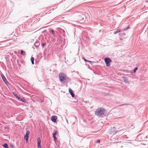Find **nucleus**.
<instances>
[{
    "mask_svg": "<svg viewBox=\"0 0 148 148\" xmlns=\"http://www.w3.org/2000/svg\"><path fill=\"white\" fill-rule=\"evenodd\" d=\"M59 78L60 82L63 84L66 82L67 78L64 73H60L59 75Z\"/></svg>",
    "mask_w": 148,
    "mask_h": 148,
    "instance_id": "1",
    "label": "nucleus"
},
{
    "mask_svg": "<svg viewBox=\"0 0 148 148\" xmlns=\"http://www.w3.org/2000/svg\"><path fill=\"white\" fill-rule=\"evenodd\" d=\"M105 110L102 108H97L95 112V114L98 116H101L104 114Z\"/></svg>",
    "mask_w": 148,
    "mask_h": 148,
    "instance_id": "2",
    "label": "nucleus"
},
{
    "mask_svg": "<svg viewBox=\"0 0 148 148\" xmlns=\"http://www.w3.org/2000/svg\"><path fill=\"white\" fill-rule=\"evenodd\" d=\"M104 61L106 63L107 66H109L110 65V63L111 62V60L109 58H105Z\"/></svg>",
    "mask_w": 148,
    "mask_h": 148,
    "instance_id": "3",
    "label": "nucleus"
},
{
    "mask_svg": "<svg viewBox=\"0 0 148 148\" xmlns=\"http://www.w3.org/2000/svg\"><path fill=\"white\" fill-rule=\"evenodd\" d=\"M110 132L111 134H116L117 132V131L116 128L115 127H113L110 130Z\"/></svg>",
    "mask_w": 148,
    "mask_h": 148,
    "instance_id": "4",
    "label": "nucleus"
},
{
    "mask_svg": "<svg viewBox=\"0 0 148 148\" xmlns=\"http://www.w3.org/2000/svg\"><path fill=\"white\" fill-rule=\"evenodd\" d=\"M57 116H53L51 117V120L53 122L55 123L56 121V120H57Z\"/></svg>",
    "mask_w": 148,
    "mask_h": 148,
    "instance_id": "5",
    "label": "nucleus"
},
{
    "mask_svg": "<svg viewBox=\"0 0 148 148\" xmlns=\"http://www.w3.org/2000/svg\"><path fill=\"white\" fill-rule=\"evenodd\" d=\"M1 76L2 77V78L3 79V81H4V82H5L6 84V83L7 82V80L5 77L2 74H1Z\"/></svg>",
    "mask_w": 148,
    "mask_h": 148,
    "instance_id": "6",
    "label": "nucleus"
},
{
    "mask_svg": "<svg viewBox=\"0 0 148 148\" xmlns=\"http://www.w3.org/2000/svg\"><path fill=\"white\" fill-rule=\"evenodd\" d=\"M69 92L71 94L72 97H74L75 95L74 93L73 92L72 90L70 88L69 89Z\"/></svg>",
    "mask_w": 148,
    "mask_h": 148,
    "instance_id": "7",
    "label": "nucleus"
},
{
    "mask_svg": "<svg viewBox=\"0 0 148 148\" xmlns=\"http://www.w3.org/2000/svg\"><path fill=\"white\" fill-rule=\"evenodd\" d=\"M123 78L124 80V82L125 83H128L129 81L128 78L125 77H123Z\"/></svg>",
    "mask_w": 148,
    "mask_h": 148,
    "instance_id": "8",
    "label": "nucleus"
},
{
    "mask_svg": "<svg viewBox=\"0 0 148 148\" xmlns=\"http://www.w3.org/2000/svg\"><path fill=\"white\" fill-rule=\"evenodd\" d=\"M18 100L23 102H25V100L24 99L20 98L19 97Z\"/></svg>",
    "mask_w": 148,
    "mask_h": 148,
    "instance_id": "9",
    "label": "nucleus"
},
{
    "mask_svg": "<svg viewBox=\"0 0 148 148\" xmlns=\"http://www.w3.org/2000/svg\"><path fill=\"white\" fill-rule=\"evenodd\" d=\"M41 140L39 138H38L37 139V144H40L41 143Z\"/></svg>",
    "mask_w": 148,
    "mask_h": 148,
    "instance_id": "10",
    "label": "nucleus"
},
{
    "mask_svg": "<svg viewBox=\"0 0 148 148\" xmlns=\"http://www.w3.org/2000/svg\"><path fill=\"white\" fill-rule=\"evenodd\" d=\"M31 60L32 62V64H34V58L32 57L31 58Z\"/></svg>",
    "mask_w": 148,
    "mask_h": 148,
    "instance_id": "11",
    "label": "nucleus"
},
{
    "mask_svg": "<svg viewBox=\"0 0 148 148\" xmlns=\"http://www.w3.org/2000/svg\"><path fill=\"white\" fill-rule=\"evenodd\" d=\"M3 147L5 148H8V146L6 143H5L3 144Z\"/></svg>",
    "mask_w": 148,
    "mask_h": 148,
    "instance_id": "12",
    "label": "nucleus"
},
{
    "mask_svg": "<svg viewBox=\"0 0 148 148\" xmlns=\"http://www.w3.org/2000/svg\"><path fill=\"white\" fill-rule=\"evenodd\" d=\"M53 137L54 138V140L55 141H56V135L54 134H53Z\"/></svg>",
    "mask_w": 148,
    "mask_h": 148,
    "instance_id": "13",
    "label": "nucleus"
},
{
    "mask_svg": "<svg viewBox=\"0 0 148 148\" xmlns=\"http://www.w3.org/2000/svg\"><path fill=\"white\" fill-rule=\"evenodd\" d=\"M29 134V130H27L26 132V135H25L28 136V135Z\"/></svg>",
    "mask_w": 148,
    "mask_h": 148,
    "instance_id": "14",
    "label": "nucleus"
},
{
    "mask_svg": "<svg viewBox=\"0 0 148 148\" xmlns=\"http://www.w3.org/2000/svg\"><path fill=\"white\" fill-rule=\"evenodd\" d=\"M24 138L25 140H28V136L25 135L24 136Z\"/></svg>",
    "mask_w": 148,
    "mask_h": 148,
    "instance_id": "15",
    "label": "nucleus"
},
{
    "mask_svg": "<svg viewBox=\"0 0 148 148\" xmlns=\"http://www.w3.org/2000/svg\"><path fill=\"white\" fill-rule=\"evenodd\" d=\"M21 55H24L25 52L23 50H21Z\"/></svg>",
    "mask_w": 148,
    "mask_h": 148,
    "instance_id": "16",
    "label": "nucleus"
},
{
    "mask_svg": "<svg viewBox=\"0 0 148 148\" xmlns=\"http://www.w3.org/2000/svg\"><path fill=\"white\" fill-rule=\"evenodd\" d=\"M14 96L16 98L18 99L19 98V97L18 96V95L16 94H14Z\"/></svg>",
    "mask_w": 148,
    "mask_h": 148,
    "instance_id": "17",
    "label": "nucleus"
},
{
    "mask_svg": "<svg viewBox=\"0 0 148 148\" xmlns=\"http://www.w3.org/2000/svg\"><path fill=\"white\" fill-rule=\"evenodd\" d=\"M137 69H138V67H136L135 68V69H134V73H136V71L137 70Z\"/></svg>",
    "mask_w": 148,
    "mask_h": 148,
    "instance_id": "18",
    "label": "nucleus"
},
{
    "mask_svg": "<svg viewBox=\"0 0 148 148\" xmlns=\"http://www.w3.org/2000/svg\"><path fill=\"white\" fill-rule=\"evenodd\" d=\"M84 60L85 61H87V62H91V61H89V60H86L85 58H83Z\"/></svg>",
    "mask_w": 148,
    "mask_h": 148,
    "instance_id": "19",
    "label": "nucleus"
},
{
    "mask_svg": "<svg viewBox=\"0 0 148 148\" xmlns=\"http://www.w3.org/2000/svg\"><path fill=\"white\" fill-rule=\"evenodd\" d=\"M38 148H41L40 144H38Z\"/></svg>",
    "mask_w": 148,
    "mask_h": 148,
    "instance_id": "20",
    "label": "nucleus"
},
{
    "mask_svg": "<svg viewBox=\"0 0 148 148\" xmlns=\"http://www.w3.org/2000/svg\"><path fill=\"white\" fill-rule=\"evenodd\" d=\"M120 32V31H116V32H115L114 33V34H117V33H118V32Z\"/></svg>",
    "mask_w": 148,
    "mask_h": 148,
    "instance_id": "21",
    "label": "nucleus"
},
{
    "mask_svg": "<svg viewBox=\"0 0 148 148\" xmlns=\"http://www.w3.org/2000/svg\"><path fill=\"white\" fill-rule=\"evenodd\" d=\"M57 133V131H55V132H54V133H53V134H54L55 135H56V134Z\"/></svg>",
    "mask_w": 148,
    "mask_h": 148,
    "instance_id": "22",
    "label": "nucleus"
},
{
    "mask_svg": "<svg viewBox=\"0 0 148 148\" xmlns=\"http://www.w3.org/2000/svg\"><path fill=\"white\" fill-rule=\"evenodd\" d=\"M100 142V140H98L97 141V142L98 143H99Z\"/></svg>",
    "mask_w": 148,
    "mask_h": 148,
    "instance_id": "23",
    "label": "nucleus"
},
{
    "mask_svg": "<svg viewBox=\"0 0 148 148\" xmlns=\"http://www.w3.org/2000/svg\"><path fill=\"white\" fill-rule=\"evenodd\" d=\"M51 33H52V34H54V32L53 30H51Z\"/></svg>",
    "mask_w": 148,
    "mask_h": 148,
    "instance_id": "24",
    "label": "nucleus"
},
{
    "mask_svg": "<svg viewBox=\"0 0 148 148\" xmlns=\"http://www.w3.org/2000/svg\"><path fill=\"white\" fill-rule=\"evenodd\" d=\"M45 45V43H43V44H42V46L44 47Z\"/></svg>",
    "mask_w": 148,
    "mask_h": 148,
    "instance_id": "25",
    "label": "nucleus"
},
{
    "mask_svg": "<svg viewBox=\"0 0 148 148\" xmlns=\"http://www.w3.org/2000/svg\"><path fill=\"white\" fill-rule=\"evenodd\" d=\"M121 34H122V35H125V34H124L123 32V33H121Z\"/></svg>",
    "mask_w": 148,
    "mask_h": 148,
    "instance_id": "26",
    "label": "nucleus"
},
{
    "mask_svg": "<svg viewBox=\"0 0 148 148\" xmlns=\"http://www.w3.org/2000/svg\"><path fill=\"white\" fill-rule=\"evenodd\" d=\"M120 39L121 40H122L123 39L121 38H120Z\"/></svg>",
    "mask_w": 148,
    "mask_h": 148,
    "instance_id": "27",
    "label": "nucleus"
},
{
    "mask_svg": "<svg viewBox=\"0 0 148 148\" xmlns=\"http://www.w3.org/2000/svg\"><path fill=\"white\" fill-rule=\"evenodd\" d=\"M12 148H13V146H12Z\"/></svg>",
    "mask_w": 148,
    "mask_h": 148,
    "instance_id": "28",
    "label": "nucleus"
},
{
    "mask_svg": "<svg viewBox=\"0 0 148 148\" xmlns=\"http://www.w3.org/2000/svg\"><path fill=\"white\" fill-rule=\"evenodd\" d=\"M12 148H13V146H12Z\"/></svg>",
    "mask_w": 148,
    "mask_h": 148,
    "instance_id": "29",
    "label": "nucleus"
},
{
    "mask_svg": "<svg viewBox=\"0 0 148 148\" xmlns=\"http://www.w3.org/2000/svg\"><path fill=\"white\" fill-rule=\"evenodd\" d=\"M5 129H7V128H6V127H5Z\"/></svg>",
    "mask_w": 148,
    "mask_h": 148,
    "instance_id": "30",
    "label": "nucleus"
}]
</instances>
